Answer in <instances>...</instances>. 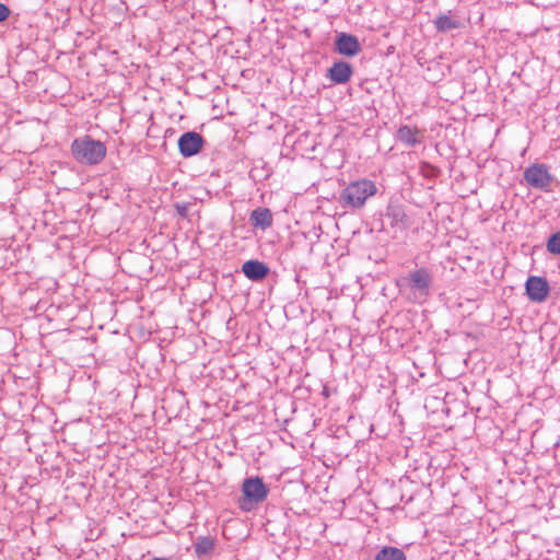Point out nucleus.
Listing matches in <instances>:
<instances>
[{
	"label": "nucleus",
	"mask_w": 560,
	"mask_h": 560,
	"mask_svg": "<svg viewBox=\"0 0 560 560\" xmlns=\"http://www.w3.org/2000/svg\"><path fill=\"white\" fill-rule=\"evenodd\" d=\"M242 271L248 280L259 282L268 276L270 269L265 262L250 259L243 264Z\"/></svg>",
	"instance_id": "nucleus-10"
},
{
	"label": "nucleus",
	"mask_w": 560,
	"mask_h": 560,
	"mask_svg": "<svg viewBox=\"0 0 560 560\" xmlns=\"http://www.w3.org/2000/svg\"><path fill=\"white\" fill-rule=\"evenodd\" d=\"M396 139L402 144L409 148H413L421 143L422 136L420 135V130L417 127L402 125L396 132Z\"/></svg>",
	"instance_id": "nucleus-12"
},
{
	"label": "nucleus",
	"mask_w": 560,
	"mask_h": 560,
	"mask_svg": "<svg viewBox=\"0 0 560 560\" xmlns=\"http://www.w3.org/2000/svg\"><path fill=\"white\" fill-rule=\"evenodd\" d=\"M377 188L370 179L351 182L340 194L339 203L343 208L359 209L364 206L366 199L374 196Z\"/></svg>",
	"instance_id": "nucleus-4"
},
{
	"label": "nucleus",
	"mask_w": 560,
	"mask_h": 560,
	"mask_svg": "<svg viewBox=\"0 0 560 560\" xmlns=\"http://www.w3.org/2000/svg\"><path fill=\"white\" fill-rule=\"evenodd\" d=\"M433 24L436 31L441 33H447L463 26L462 21L457 16L453 15L451 11H448V13L438 15L433 21Z\"/></svg>",
	"instance_id": "nucleus-14"
},
{
	"label": "nucleus",
	"mask_w": 560,
	"mask_h": 560,
	"mask_svg": "<svg viewBox=\"0 0 560 560\" xmlns=\"http://www.w3.org/2000/svg\"><path fill=\"white\" fill-rule=\"evenodd\" d=\"M249 223L255 229L262 231L271 228L273 223V215L269 208L258 207L254 209L249 214Z\"/></svg>",
	"instance_id": "nucleus-11"
},
{
	"label": "nucleus",
	"mask_w": 560,
	"mask_h": 560,
	"mask_svg": "<svg viewBox=\"0 0 560 560\" xmlns=\"http://www.w3.org/2000/svg\"><path fill=\"white\" fill-rule=\"evenodd\" d=\"M525 291L532 302L541 303L548 298L550 287L546 278L529 276L525 283Z\"/></svg>",
	"instance_id": "nucleus-6"
},
{
	"label": "nucleus",
	"mask_w": 560,
	"mask_h": 560,
	"mask_svg": "<svg viewBox=\"0 0 560 560\" xmlns=\"http://www.w3.org/2000/svg\"><path fill=\"white\" fill-rule=\"evenodd\" d=\"M432 284L433 275L424 267L411 270L397 281L400 291L408 290L409 296L416 302L424 301L430 295Z\"/></svg>",
	"instance_id": "nucleus-1"
},
{
	"label": "nucleus",
	"mask_w": 560,
	"mask_h": 560,
	"mask_svg": "<svg viewBox=\"0 0 560 560\" xmlns=\"http://www.w3.org/2000/svg\"><path fill=\"white\" fill-rule=\"evenodd\" d=\"M386 217L390 220L392 226L408 229L410 221L404 208L400 205H389L386 210Z\"/></svg>",
	"instance_id": "nucleus-15"
},
{
	"label": "nucleus",
	"mask_w": 560,
	"mask_h": 560,
	"mask_svg": "<svg viewBox=\"0 0 560 560\" xmlns=\"http://www.w3.org/2000/svg\"><path fill=\"white\" fill-rule=\"evenodd\" d=\"M241 491L238 508L244 512H250L267 499L270 489L262 478L250 476L243 480Z\"/></svg>",
	"instance_id": "nucleus-2"
},
{
	"label": "nucleus",
	"mask_w": 560,
	"mask_h": 560,
	"mask_svg": "<svg viewBox=\"0 0 560 560\" xmlns=\"http://www.w3.org/2000/svg\"><path fill=\"white\" fill-rule=\"evenodd\" d=\"M73 158L88 165L98 164L106 155V145L90 136H84L73 140L71 144Z\"/></svg>",
	"instance_id": "nucleus-3"
},
{
	"label": "nucleus",
	"mask_w": 560,
	"mask_h": 560,
	"mask_svg": "<svg viewBox=\"0 0 560 560\" xmlns=\"http://www.w3.org/2000/svg\"><path fill=\"white\" fill-rule=\"evenodd\" d=\"M334 44L335 50L346 57H354L362 49L358 37L349 33L337 34Z\"/></svg>",
	"instance_id": "nucleus-8"
},
{
	"label": "nucleus",
	"mask_w": 560,
	"mask_h": 560,
	"mask_svg": "<svg viewBox=\"0 0 560 560\" xmlns=\"http://www.w3.org/2000/svg\"><path fill=\"white\" fill-rule=\"evenodd\" d=\"M524 180L535 189L549 191L553 182V175L549 172L548 165L544 163H534L525 168Z\"/></svg>",
	"instance_id": "nucleus-5"
},
{
	"label": "nucleus",
	"mask_w": 560,
	"mask_h": 560,
	"mask_svg": "<svg viewBox=\"0 0 560 560\" xmlns=\"http://www.w3.org/2000/svg\"><path fill=\"white\" fill-rule=\"evenodd\" d=\"M10 12L9 7L0 2V23L9 18Z\"/></svg>",
	"instance_id": "nucleus-18"
},
{
	"label": "nucleus",
	"mask_w": 560,
	"mask_h": 560,
	"mask_svg": "<svg viewBox=\"0 0 560 560\" xmlns=\"http://www.w3.org/2000/svg\"><path fill=\"white\" fill-rule=\"evenodd\" d=\"M374 560H407V558L402 549L384 546L377 551Z\"/></svg>",
	"instance_id": "nucleus-16"
},
{
	"label": "nucleus",
	"mask_w": 560,
	"mask_h": 560,
	"mask_svg": "<svg viewBox=\"0 0 560 560\" xmlns=\"http://www.w3.org/2000/svg\"><path fill=\"white\" fill-rule=\"evenodd\" d=\"M205 143L203 137L196 131H187L178 139V150L184 158H190L200 152Z\"/></svg>",
	"instance_id": "nucleus-7"
},
{
	"label": "nucleus",
	"mask_w": 560,
	"mask_h": 560,
	"mask_svg": "<svg viewBox=\"0 0 560 560\" xmlns=\"http://www.w3.org/2000/svg\"><path fill=\"white\" fill-rule=\"evenodd\" d=\"M546 248L552 255H560V231L549 236Z\"/></svg>",
	"instance_id": "nucleus-17"
},
{
	"label": "nucleus",
	"mask_w": 560,
	"mask_h": 560,
	"mask_svg": "<svg viewBox=\"0 0 560 560\" xmlns=\"http://www.w3.org/2000/svg\"><path fill=\"white\" fill-rule=\"evenodd\" d=\"M175 208H176L177 213H178L180 217L186 218V217L188 215V209H189V206H188V205H185V203H183V205L177 203V205L175 206Z\"/></svg>",
	"instance_id": "nucleus-19"
},
{
	"label": "nucleus",
	"mask_w": 560,
	"mask_h": 560,
	"mask_svg": "<svg viewBox=\"0 0 560 560\" xmlns=\"http://www.w3.org/2000/svg\"><path fill=\"white\" fill-rule=\"evenodd\" d=\"M217 539L212 536H198L194 542L195 555L203 560L214 552Z\"/></svg>",
	"instance_id": "nucleus-13"
},
{
	"label": "nucleus",
	"mask_w": 560,
	"mask_h": 560,
	"mask_svg": "<svg viewBox=\"0 0 560 560\" xmlns=\"http://www.w3.org/2000/svg\"><path fill=\"white\" fill-rule=\"evenodd\" d=\"M150 560H171V559L170 558H164V557H153Z\"/></svg>",
	"instance_id": "nucleus-20"
},
{
	"label": "nucleus",
	"mask_w": 560,
	"mask_h": 560,
	"mask_svg": "<svg viewBox=\"0 0 560 560\" xmlns=\"http://www.w3.org/2000/svg\"><path fill=\"white\" fill-rule=\"evenodd\" d=\"M352 75V66L343 60L335 61L326 73V78L334 84H346L350 81Z\"/></svg>",
	"instance_id": "nucleus-9"
}]
</instances>
